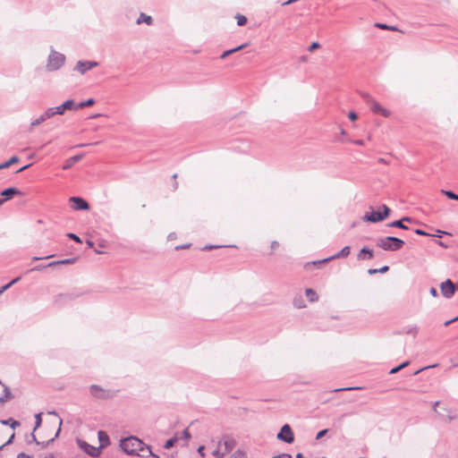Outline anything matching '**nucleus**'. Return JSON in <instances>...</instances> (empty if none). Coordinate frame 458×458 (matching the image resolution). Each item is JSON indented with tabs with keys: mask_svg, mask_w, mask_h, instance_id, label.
<instances>
[{
	"mask_svg": "<svg viewBox=\"0 0 458 458\" xmlns=\"http://www.w3.org/2000/svg\"><path fill=\"white\" fill-rule=\"evenodd\" d=\"M305 293H306V296L307 298L310 300V301L313 302V301H317L318 300V295L317 294V293L311 289V288H308L306 289L305 291Z\"/></svg>",
	"mask_w": 458,
	"mask_h": 458,
	"instance_id": "c85d7f7f",
	"label": "nucleus"
},
{
	"mask_svg": "<svg viewBox=\"0 0 458 458\" xmlns=\"http://www.w3.org/2000/svg\"><path fill=\"white\" fill-rule=\"evenodd\" d=\"M419 332V328L417 327H411L407 329H403L402 333L407 334V335H412L413 336H416Z\"/></svg>",
	"mask_w": 458,
	"mask_h": 458,
	"instance_id": "4c0bfd02",
	"label": "nucleus"
},
{
	"mask_svg": "<svg viewBox=\"0 0 458 458\" xmlns=\"http://www.w3.org/2000/svg\"><path fill=\"white\" fill-rule=\"evenodd\" d=\"M178 440H179V437H177V435H175L174 437H173L165 441V443L164 445V448H165V449L172 448L178 442Z\"/></svg>",
	"mask_w": 458,
	"mask_h": 458,
	"instance_id": "c756f323",
	"label": "nucleus"
},
{
	"mask_svg": "<svg viewBox=\"0 0 458 458\" xmlns=\"http://www.w3.org/2000/svg\"><path fill=\"white\" fill-rule=\"evenodd\" d=\"M409 364H410V361L406 360V361H403V363H401L398 366H399L400 369H403L406 368Z\"/></svg>",
	"mask_w": 458,
	"mask_h": 458,
	"instance_id": "69168bd1",
	"label": "nucleus"
},
{
	"mask_svg": "<svg viewBox=\"0 0 458 458\" xmlns=\"http://www.w3.org/2000/svg\"><path fill=\"white\" fill-rule=\"evenodd\" d=\"M54 115L64 114L68 110H76L75 102L72 99H67L62 105L51 107Z\"/></svg>",
	"mask_w": 458,
	"mask_h": 458,
	"instance_id": "6e6552de",
	"label": "nucleus"
},
{
	"mask_svg": "<svg viewBox=\"0 0 458 458\" xmlns=\"http://www.w3.org/2000/svg\"><path fill=\"white\" fill-rule=\"evenodd\" d=\"M62 423H63V420L62 419L59 418V422H58V428L55 434V436L48 439L47 441H38L37 442V445H39L41 448H46L47 445H49L50 444L54 443V441L59 437L60 435V432H61V426H62Z\"/></svg>",
	"mask_w": 458,
	"mask_h": 458,
	"instance_id": "2eb2a0df",
	"label": "nucleus"
},
{
	"mask_svg": "<svg viewBox=\"0 0 458 458\" xmlns=\"http://www.w3.org/2000/svg\"><path fill=\"white\" fill-rule=\"evenodd\" d=\"M98 441H99V446L98 448H100V451L108 446L110 445V437L108 436V434L104 431V430H99L98 432Z\"/></svg>",
	"mask_w": 458,
	"mask_h": 458,
	"instance_id": "4468645a",
	"label": "nucleus"
},
{
	"mask_svg": "<svg viewBox=\"0 0 458 458\" xmlns=\"http://www.w3.org/2000/svg\"><path fill=\"white\" fill-rule=\"evenodd\" d=\"M414 233L418 235H421V236H430V233H427L426 231L422 230V229H415L414 230Z\"/></svg>",
	"mask_w": 458,
	"mask_h": 458,
	"instance_id": "de8ad7c7",
	"label": "nucleus"
},
{
	"mask_svg": "<svg viewBox=\"0 0 458 458\" xmlns=\"http://www.w3.org/2000/svg\"><path fill=\"white\" fill-rule=\"evenodd\" d=\"M388 270H389V267L388 266H384V267H380L378 269H377V268H369L368 270V273L369 275H375L377 273L384 274V273H386Z\"/></svg>",
	"mask_w": 458,
	"mask_h": 458,
	"instance_id": "72a5a7b5",
	"label": "nucleus"
},
{
	"mask_svg": "<svg viewBox=\"0 0 458 458\" xmlns=\"http://www.w3.org/2000/svg\"><path fill=\"white\" fill-rule=\"evenodd\" d=\"M65 55L60 52L55 51L53 47L47 57L46 69L47 72H55L59 70L65 63Z\"/></svg>",
	"mask_w": 458,
	"mask_h": 458,
	"instance_id": "7ed1b4c3",
	"label": "nucleus"
},
{
	"mask_svg": "<svg viewBox=\"0 0 458 458\" xmlns=\"http://www.w3.org/2000/svg\"><path fill=\"white\" fill-rule=\"evenodd\" d=\"M2 199H4V202L11 199L14 195H21V191L15 187H10L3 190L1 191Z\"/></svg>",
	"mask_w": 458,
	"mask_h": 458,
	"instance_id": "f8f14e48",
	"label": "nucleus"
},
{
	"mask_svg": "<svg viewBox=\"0 0 458 458\" xmlns=\"http://www.w3.org/2000/svg\"><path fill=\"white\" fill-rule=\"evenodd\" d=\"M440 404V402L439 401H437L435 403H433V405H432V410L437 412L439 416H444L441 412H439L437 410V407Z\"/></svg>",
	"mask_w": 458,
	"mask_h": 458,
	"instance_id": "603ef678",
	"label": "nucleus"
},
{
	"mask_svg": "<svg viewBox=\"0 0 458 458\" xmlns=\"http://www.w3.org/2000/svg\"><path fill=\"white\" fill-rule=\"evenodd\" d=\"M182 439H184V440H188L191 438V434L189 432V430L186 428L184 429L182 432V437H181Z\"/></svg>",
	"mask_w": 458,
	"mask_h": 458,
	"instance_id": "09e8293b",
	"label": "nucleus"
},
{
	"mask_svg": "<svg viewBox=\"0 0 458 458\" xmlns=\"http://www.w3.org/2000/svg\"><path fill=\"white\" fill-rule=\"evenodd\" d=\"M77 258L65 259L61 260L53 261L47 264V267H55L57 265H71L75 263Z\"/></svg>",
	"mask_w": 458,
	"mask_h": 458,
	"instance_id": "4be33fe9",
	"label": "nucleus"
},
{
	"mask_svg": "<svg viewBox=\"0 0 458 458\" xmlns=\"http://www.w3.org/2000/svg\"><path fill=\"white\" fill-rule=\"evenodd\" d=\"M404 241L395 236H386L378 238L377 246L386 251H397L404 245Z\"/></svg>",
	"mask_w": 458,
	"mask_h": 458,
	"instance_id": "f03ea898",
	"label": "nucleus"
},
{
	"mask_svg": "<svg viewBox=\"0 0 458 458\" xmlns=\"http://www.w3.org/2000/svg\"><path fill=\"white\" fill-rule=\"evenodd\" d=\"M222 445L225 446V452L229 453L235 447L236 442L233 438L225 437L219 443V446L221 447Z\"/></svg>",
	"mask_w": 458,
	"mask_h": 458,
	"instance_id": "f3484780",
	"label": "nucleus"
},
{
	"mask_svg": "<svg viewBox=\"0 0 458 458\" xmlns=\"http://www.w3.org/2000/svg\"><path fill=\"white\" fill-rule=\"evenodd\" d=\"M137 456L140 457H148L150 456L148 450H145L144 452H140V454H136Z\"/></svg>",
	"mask_w": 458,
	"mask_h": 458,
	"instance_id": "0e129e2a",
	"label": "nucleus"
},
{
	"mask_svg": "<svg viewBox=\"0 0 458 458\" xmlns=\"http://www.w3.org/2000/svg\"><path fill=\"white\" fill-rule=\"evenodd\" d=\"M67 237H68L69 239H71V240H72V241L76 242H79V243H81V242H81V238H80L77 234H75V233H67Z\"/></svg>",
	"mask_w": 458,
	"mask_h": 458,
	"instance_id": "79ce46f5",
	"label": "nucleus"
},
{
	"mask_svg": "<svg viewBox=\"0 0 458 458\" xmlns=\"http://www.w3.org/2000/svg\"><path fill=\"white\" fill-rule=\"evenodd\" d=\"M247 46H248V44L245 43V44L240 45V46H238V47H236L234 48L228 49V50L223 52V54L221 55L220 58L221 59H225L227 56H229L230 55L234 54V53H236V52L245 48Z\"/></svg>",
	"mask_w": 458,
	"mask_h": 458,
	"instance_id": "5701e85b",
	"label": "nucleus"
},
{
	"mask_svg": "<svg viewBox=\"0 0 458 458\" xmlns=\"http://www.w3.org/2000/svg\"><path fill=\"white\" fill-rule=\"evenodd\" d=\"M351 248L349 246L344 247L339 252L331 256L332 259L346 258L350 255Z\"/></svg>",
	"mask_w": 458,
	"mask_h": 458,
	"instance_id": "a878e982",
	"label": "nucleus"
},
{
	"mask_svg": "<svg viewBox=\"0 0 458 458\" xmlns=\"http://www.w3.org/2000/svg\"><path fill=\"white\" fill-rule=\"evenodd\" d=\"M73 70L79 72L82 75L89 71L86 61H78Z\"/></svg>",
	"mask_w": 458,
	"mask_h": 458,
	"instance_id": "b1692460",
	"label": "nucleus"
},
{
	"mask_svg": "<svg viewBox=\"0 0 458 458\" xmlns=\"http://www.w3.org/2000/svg\"><path fill=\"white\" fill-rule=\"evenodd\" d=\"M293 305L297 309H301L305 307V301L301 296L295 297L293 299Z\"/></svg>",
	"mask_w": 458,
	"mask_h": 458,
	"instance_id": "473e14b6",
	"label": "nucleus"
},
{
	"mask_svg": "<svg viewBox=\"0 0 458 458\" xmlns=\"http://www.w3.org/2000/svg\"><path fill=\"white\" fill-rule=\"evenodd\" d=\"M387 226L395 227V228L402 229V230H409L410 229L409 226L404 225V222H403L402 219L393 221V222L389 223L387 225Z\"/></svg>",
	"mask_w": 458,
	"mask_h": 458,
	"instance_id": "bb28decb",
	"label": "nucleus"
},
{
	"mask_svg": "<svg viewBox=\"0 0 458 458\" xmlns=\"http://www.w3.org/2000/svg\"><path fill=\"white\" fill-rule=\"evenodd\" d=\"M375 27L379 28L381 30H392V31L398 30V29L395 26H390V25H387L386 23H381V22H377L375 24Z\"/></svg>",
	"mask_w": 458,
	"mask_h": 458,
	"instance_id": "c9c22d12",
	"label": "nucleus"
},
{
	"mask_svg": "<svg viewBox=\"0 0 458 458\" xmlns=\"http://www.w3.org/2000/svg\"><path fill=\"white\" fill-rule=\"evenodd\" d=\"M120 447L128 455H136L140 454V452H144L148 450L149 455L157 458L158 455L154 454L151 451V448L148 445L145 444L139 437L134 436H130L127 437H123L120 440Z\"/></svg>",
	"mask_w": 458,
	"mask_h": 458,
	"instance_id": "f257e3e1",
	"label": "nucleus"
},
{
	"mask_svg": "<svg viewBox=\"0 0 458 458\" xmlns=\"http://www.w3.org/2000/svg\"><path fill=\"white\" fill-rule=\"evenodd\" d=\"M330 260H332V258H326L321 260H315V261L308 262L305 264V267L307 268L310 266H314V267H319L322 264L327 263Z\"/></svg>",
	"mask_w": 458,
	"mask_h": 458,
	"instance_id": "cd10ccee",
	"label": "nucleus"
},
{
	"mask_svg": "<svg viewBox=\"0 0 458 458\" xmlns=\"http://www.w3.org/2000/svg\"><path fill=\"white\" fill-rule=\"evenodd\" d=\"M374 257L373 250L364 246L359 252L357 258L358 259L365 260L371 259Z\"/></svg>",
	"mask_w": 458,
	"mask_h": 458,
	"instance_id": "a211bd4d",
	"label": "nucleus"
},
{
	"mask_svg": "<svg viewBox=\"0 0 458 458\" xmlns=\"http://www.w3.org/2000/svg\"><path fill=\"white\" fill-rule=\"evenodd\" d=\"M441 193L453 200H458V194L450 190H441Z\"/></svg>",
	"mask_w": 458,
	"mask_h": 458,
	"instance_id": "2f4dec72",
	"label": "nucleus"
},
{
	"mask_svg": "<svg viewBox=\"0 0 458 458\" xmlns=\"http://www.w3.org/2000/svg\"><path fill=\"white\" fill-rule=\"evenodd\" d=\"M370 109L375 114H379L384 117H388L390 115V111L383 107L375 99L369 104Z\"/></svg>",
	"mask_w": 458,
	"mask_h": 458,
	"instance_id": "9b49d317",
	"label": "nucleus"
},
{
	"mask_svg": "<svg viewBox=\"0 0 458 458\" xmlns=\"http://www.w3.org/2000/svg\"><path fill=\"white\" fill-rule=\"evenodd\" d=\"M54 115L51 107L47 108L38 118L35 119L31 123V127L38 126L47 121V119L52 118Z\"/></svg>",
	"mask_w": 458,
	"mask_h": 458,
	"instance_id": "ddd939ff",
	"label": "nucleus"
},
{
	"mask_svg": "<svg viewBox=\"0 0 458 458\" xmlns=\"http://www.w3.org/2000/svg\"><path fill=\"white\" fill-rule=\"evenodd\" d=\"M0 423L4 426H9L13 429H15L17 427H19L21 425L20 421L13 419V418H9L6 420H0Z\"/></svg>",
	"mask_w": 458,
	"mask_h": 458,
	"instance_id": "393cba45",
	"label": "nucleus"
},
{
	"mask_svg": "<svg viewBox=\"0 0 458 458\" xmlns=\"http://www.w3.org/2000/svg\"><path fill=\"white\" fill-rule=\"evenodd\" d=\"M146 23L147 25H152L153 24V18L149 15L145 14L144 13H140V16L138 17L136 23L141 24Z\"/></svg>",
	"mask_w": 458,
	"mask_h": 458,
	"instance_id": "aec40b11",
	"label": "nucleus"
},
{
	"mask_svg": "<svg viewBox=\"0 0 458 458\" xmlns=\"http://www.w3.org/2000/svg\"><path fill=\"white\" fill-rule=\"evenodd\" d=\"M360 389V387H344V388H338L335 389L334 392H340V391H350V390H355Z\"/></svg>",
	"mask_w": 458,
	"mask_h": 458,
	"instance_id": "13d9d810",
	"label": "nucleus"
},
{
	"mask_svg": "<svg viewBox=\"0 0 458 458\" xmlns=\"http://www.w3.org/2000/svg\"><path fill=\"white\" fill-rule=\"evenodd\" d=\"M276 437L286 444H292L294 441V434L289 424H284L277 433Z\"/></svg>",
	"mask_w": 458,
	"mask_h": 458,
	"instance_id": "423d86ee",
	"label": "nucleus"
},
{
	"mask_svg": "<svg viewBox=\"0 0 458 458\" xmlns=\"http://www.w3.org/2000/svg\"><path fill=\"white\" fill-rule=\"evenodd\" d=\"M320 47V44L318 42H313L311 43V45L309 47L308 50L310 52H313L314 50L318 49Z\"/></svg>",
	"mask_w": 458,
	"mask_h": 458,
	"instance_id": "a18cd8bd",
	"label": "nucleus"
},
{
	"mask_svg": "<svg viewBox=\"0 0 458 458\" xmlns=\"http://www.w3.org/2000/svg\"><path fill=\"white\" fill-rule=\"evenodd\" d=\"M35 431L33 430L32 433L30 434V439L27 440V443L28 444H30V443H35L37 445V442L38 441L35 436Z\"/></svg>",
	"mask_w": 458,
	"mask_h": 458,
	"instance_id": "3c124183",
	"label": "nucleus"
},
{
	"mask_svg": "<svg viewBox=\"0 0 458 458\" xmlns=\"http://www.w3.org/2000/svg\"><path fill=\"white\" fill-rule=\"evenodd\" d=\"M355 145H358V146H363L364 145V140H355L352 141Z\"/></svg>",
	"mask_w": 458,
	"mask_h": 458,
	"instance_id": "338daca9",
	"label": "nucleus"
},
{
	"mask_svg": "<svg viewBox=\"0 0 458 458\" xmlns=\"http://www.w3.org/2000/svg\"><path fill=\"white\" fill-rule=\"evenodd\" d=\"M446 417H447V420L449 422H451V421L456 420L458 416H457V414H452V411H451L450 412L447 413Z\"/></svg>",
	"mask_w": 458,
	"mask_h": 458,
	"instance_id": "864d4df0",
	"label": "nucleus"
},
{
	"mask_svg": "<svg viewBox=\"0 0 458 458\" xmlns=\"http://www.w3.org/2000/svg\"><path fill=\"white\" fill-rule=\"evenodd\" d=\"M118 391L111 390V389H104L98 385H91L89 386V393L90 394L97 398L101 400H107L112 399L116 395V393Z\"/></svg>",
	"mask_w": 458,
	"mask_h": 458,
	"instance_id": "39448f33",
	"label": "nucleus"
},
{
	"mask_svg": "<svg viewBox=\"0 0 458 458\" xmlns=\"http://www.w3.org/2000/svg\"><path fill=\"white\" fill-rule=\"evenodd\" d=\"M19 157L17 156L12 157L8 161L4 162V165H5V168L10 167L12 165L16 164L19 162Z\"/></svg>",
	"mask_w": 458,
	"mask_h": 458,
	"instance_id": "ea45409f",
	"label": "nucleus"
},
{
	"mask_svg": "<svg viewBox=\"0 0 458 458\" xmlns=\"http://www.w3.org/2000/svg\"><path fill=\"white\" fill-rule=\"evenodd\" d=\"M401 369H399V366H396L394 368H393L391 370H390V374H395L397 372H399Z\"/></svg>",
	"mask_w": 458,
	"mask_h": 458,
	"instance_id": "774afa93",
	"label": "nucleus"
},
{
	"mask_svg": "<svg viewBox=\"0 0 458 458\" xmlns=\"http://www.w3.org/2000/svg\"><path fill=\"white\" fill-rule=\"evenodd\" d=\"M76 443L81 450L93 458L99 456L101 454L100 448L95 447L82 439L77 438Z\"/></svg>",
	"mask_w": 458,
	"mask_h": 458,
	"instance_id": "0eeeda50",
	"label": "nucleus"
},
{
	"mask_svg": "<svg viewBox=\"0 0 458 458\" xmlns=\"http://www.w3.org/2000/svg\"><path fill=\"white\" fill-rule=\"evenodd\" d=\"M83 157V154H79V155H75L70 158H68L67 160H65L64 165H63V169L64 170H68L70 169L71 167H72V165L76 163H78L79 161L81 160Z\"/></svg>",
	"mask_w": 458,
	"mask_h": 458,
	"instance_id": "6ab92c4d",
	"label": "nucleus"
},
{
	"mask_svg": "<svg viewBox=\"0 0 458 458\" xmlns=\"http://www.w3.org/2000/svg\"><path fill=\"white\" fill-rule=\"evenodd\" d=\"M14 437H15V434H14V433H13V434L11 435V437H9V439H8L4 444H3V445L0 446V451H1L4 447H5V446H7V445H11V444H13Z\"/></svg>",
	"mask_w": 458,
	"mask_h": 458,
	"instance_id": "37998d69",
	"label": "nucleus"
},
{
	"mask_svg": "<svg viewBox=\"0 0 458 458\" xmlns=\"http://www.w3.org/2000/svg\"><path fill=\"white\" fill-rule=\"evenodd\" d=\"M382 211L372 209L369 212H366L363 220L370 223H378L390 216L391 209L386 205L381 206Z\"/></svg>",
	"mask_w": 458,
	"mask_h": 458,
	"instance_id": "20e7f679",
	"label": "nucleus"
},
{
	"mask_svg": "<svg viewBox=\"0 0 458 458\" xmlns=\"http://www.w3.org/2000/svg\"><path fill=\"white\" fill-rule=\"evenodd\" d=\"M21 277L18 276V277H15L14 279H13L11 282H9L8 284L3 285L2 287H0V295L4 293L6 290H8L13 284H14L15 283H17L18 281H20Z\"/></svg>",
	"mask_w": 458,
	"mask_h": 458,
	"instance_id": "f704fd0d",
	"label": "nucleus"
},
{
	"mask_svg": "<svg viewBox=\"0 0 458 458\" xmlns=\"http://www.w3.org/2000/svg\"><path fill=\"white\" fill-rule=\"evenodd\" d=\"M360 97L363 98L364 101H366L367 104H370L373 101V98L367 92H360Z\"/></svg>",
	"mask_w": 458,
	"mask_h": 458,
	"instance_id": "a19ab883",
	"label": "nucleus"
},
{
	"mask_svg": "<svg viewBox=\"0 0 458 458\" xmlns=\"http://www.w3.org/2000/svg\"><path fill=\"white\" fill-rule=\"evenodd\" d=\"M72 203V208L74 210H89L90 208L89 204L86 199L79 196H73L69 199Z\"/></svg>",
	"mask_w": 458,
	"mask_h": 458,
	"instance_id": "9d476101",
	"label": "nucleus"
},
{
	"mask_svg": "<svg viewBox=\"0 0 458 458\" xmlns=\"http://www.w3.org/2000/svg\"><path fill=\"white\" fill-rule=\"evenodd\" d=\"M327 432H328V429H322V430L318 431L317 433L316 439L317 440L321 439L322 437H324L327 435Z\"/></svg>",
	"mask_w": 458,
	"mask_h": 458,
	"instance_id": "c03bdc74",
	"label": "nucleus"
},
{
	"mask_svg": "<svg viewBox=\"0 0 458 458\" xmlns=\"http://www.w3.org/2000/svg\"><path fill=\"white\" fill-rule=\"evenodd\" d=\"M235 18L237 20L238 26H244L247 23L248 20L244 15L237 14Z\"/></svg>",
	"mask_w": 458,
	"mask_h": 458,
	"instance_id": "58836bf2",
	"label": "nucleus"
},
{
	"mask_svg": "<svg viewBox=\"0 0 458 458\" xmlns=\"http://www.w3.org/2000/svg\"><path fill=\"white\" fill-rule=\"evenodd\" d=\"M13 398V394H12L10 388L6 385H4V394L0 396V403L10 401Z\"/></svg>",
	"mask_w": 458,
	"mask_h": 458,
	"instance_id": "412c9836",
	"label": "nucleus"
},
{
	"mask_svg": "<svg viewBox=\"0 0 458 458\" xmlns=\"http://www.w3.org/2000/svg\"><path fill=\"white\" fill-rule=\"evenodd\" d=\"M94 104H95V100L93 98H89L85 101L80 102L78 105L75 104V107H76V110H78V109H81V108H83L86 106H90Z\"/></svg>",
	"mask_w": 458,
	"mask_h": 458,
	"instance_id": "7c9ffc66",
	"label": "nucleus"
},
{
	"mask_svg": "<svg viewBox=\"0 0 458 458\" xmlns=\"http://www.w3.org/2000/svg\"><path fill=\"white\" fill-rule=\"evenodd\" d=\"M17 458H33V457L25 453H20V454H18Z\"/></svg>",
	"mask_w": 458,
	"mask_h": 458,
	"instance_id": "680f3d73",
	"label": "nucleus"
},
{
	"mask_svg": "<svg viewBox=\"0 0 458 458\" xmlns=\"http://www.w3.org/2000/svg\"><path fill=\"white\" fill-rule=\"evenodd\" d=\"M42 413L39 412V413H37L35 414V427H34V431H36L42 424Z\"/></svg>",
	"mask_w": 458,
	"mask_h": 458,
	"instance_id": "e433bc0d",
	"label": "nucleus"
},
{
	"mask_svg": "<svg viewBox=\"0 0 458 458\" xmlns=\"http://www.w3.org/2000/svg\"><path fill=\"white\" fill-rule=\"evenodd\" d=\"M46 267H48L47 264V265H38V266L34 267L31 270H33V271H41V270H43Z\"/></svg>",
	"mask_w": 458,
	"mask_h": 458,
	"instance_id": "4d7b16f0",
	"label": "nucleus"
},
{
	"mask_svg": "<svg viewBox=\"0 0 458 458\" xmlns=\"http://www.w3.org/2000/svg\"><path fill=\"white\" fill-rule=\"evenodd\" d=\"M348 117L351 121H355L358 119V114L353 112V111H351L349 114H348Z\"/></svg>",
	"mask_w": 458,
	"mask_h": 458,
	"instance_id": "5fc2aeb1",
	"label": "nucleus"
},
{
	"mask_svg": "<svg viewBox=\"0 0 458 458\" xmlns=\"http://www.w3.org/2000/svg\"><path fill=\"white\" fill-rule=\"evenodd\" d=\"M79 296L80 293H61L55 297V301L56 303H65L67 301L74 300Z\"/></svg>",
	"mask_w": 458,
	"mask_h": 458,
	"instance_id": "dca6fc26",
	"label": "nucleus"
},
{
	"mask_svg": "<svg viewBox=\"0 0 458 458\" xmlns=\"http://www.w3.org/2000/svg\"><path fill=\"white\" fill-rule=\"evenodd\" d=\"M86 62H87V66L89 67V70L98 66V63L96 61H86Z\"/></svg>",
	"mask_w": 458,
	"mask_h": 458,
	"instance_id": "8fccbe9b",
	"label": "nucleus"
},
{
	"mask_svg": "<svg viewBox=\"0 0 458 458\" xmlns=\"http://www.w3.org/2000/svg\"><path fill=\"white\" fill-rule=\"evenodd\" d=\"M245 454L241 450H237L230 458H244Z\"/></svg>",
	"mask_w": 458,
	"mask_h": 458,
	"instance_id": "49530a36",
	"label": "nucleus"
},
{
	"mask_svg": "<svg viewBox=\"0 0 458 458\" xmlns=\"http://www.w3.org/2000/svg\"><path fill=\"white\" fill-rule=\"evenodd\" d=\"M429 293H430V294L433 297H437L438 296L437 290L435 287H431L430 290H429Z\"/></svg>",
	"mask_w": 458,
	"mask_h": 458,
	"instance_id": "bf43d9fd",
	"label": "nucleus"
},
{
	"mask_svg": "<svg viewBox=\"0 0 458 458\" xmlns=\"http://www.w3.org/2000/svg\"><path fill=\"white\" fill-rule=\"evenodd\" d=\"M273 458H292V455L290 454L284 453V454L274 455Z\"/></svg>",
	"mask_w": 458,
	"mask_h": 458,
	"instance_id": "6e6d98bb",
	"label": "nucleus"
},
{
	"mask_svg": "<svg viewBox=\"0 0 458 458\" xmlns=\"http://www.w3.org/2000/svg\"><path fill=\"white\" fill-rule=\"evenodd\" d=\"M457 320H458V316H457V317H455V318H452V319H450V320L445 321V322L444 323V325H445V327H447V326L451 325L453 322H455V321H457Z\"/></svg>",
	"mask_w": 458,
	"mask_h": 458,
	"instance_id": "052dcab7",
	"label": "nucleus"
},
{
	"mask_svg": "<svg viewBox=\"0 0 458 458\" xmlns=\"http://www.w3.org/2000/svg\"><path fill=\"white\" fill-rule=\"evenodd\" d=\"M440 290L443 296L446 299L452 298L455 293L454 284L451 279H446L445 282L441 283Z\"/></svg>",
	"mask_w": 458,
	"mask_h": 458,
	"instance_id": "1a4fd4ad",
	"label": "nucleus"
},
{
	"mask_svg": "<svg viewBox=\"0 0 458 458\" xmlns=\"http://www.w3.org/2000/svg\"><path fill=\"white\" fill-rule=\"evenodd\" d=\"M437 234H430V236H433V237H441V236H442V234H445V233H446L445 232L441 231V230H437Z\"/></svg>",
	"mask_w": 458,
	"mask_h": 458,
	"instance_id": "e2e57ef3",
	"label": "nucleus"
}]
</instances>
